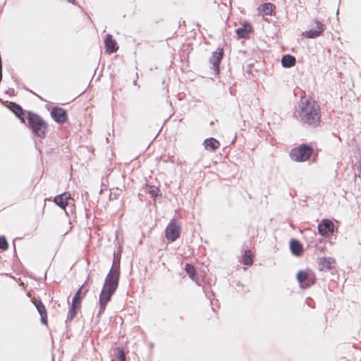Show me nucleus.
Masks as SVG:
<instances>
[{
    "label": "nucleus",
    "instance_id": "4be33fe9",
    "mask_svg": "<svg viewBox=\"0 0 361 361\" xmlns=\"http://www.w3.org/2000/svg\"><path fill=\"white\" fill-rule=\"evenodd\" d=\"M82 288H80L78 290L77 293H75V296L73 298V306L77 307V303L80 302V299L82 297Z\"/></svg>",
    "mask_w": 361,
    "mask_h": 361
},
{
    "label": "nucleus",
    "instance_id": "a211bd4d",
    "mask_svg": "<svg viewBox=\"0 0 361 361\" xmlns=\"http://www.w3.org/2000/svg\"><path fill=\"white\" fill-rule=\"evenodd\" d=\"M204 147L207 149L215 150L219 147V142L214 138L205 139L204 141Z\"/></svg>",
    "mask_w": 361,
    "mask_h": 361
},
{
    "label": "nucleus",
    "instance_id": "ddd939ff",
    "mask_svg": "<svg viewBox=\"0 0 361 361\" xmlns=\"http://www.w3.org/2000/svg\"><path fill=\"white\" fill-rule=\"evenodd\" d=\"M105 47L108 52L114 53L118 50L117 43L111 35H107L104 40Z\"/></svg>",
    "mask_w": 361,
    "mask_h": 361
},
{
    "label": "nucleus",
    "instance_id": "9b49d317",
    "mask_svg": "<svg viewBox=\"0 0 361 361\" xmlns=\"http://www.w3.org/2000/svg\"><path fill=\"white\" fill-rule=\"evenodd\" d=\"M223 56V52L221 49H219L216 51H214L212 54V56L210 59V62L214 66V69L216 73H219V63Z\"/></svg>",
    "mask_w": 361,
    "mask_h": 361
},
{
    "label": "nucleus",
    "instance_id": "6ab92c4d",
    "mask_svg": "<svg viewBox=\"0 0 361 361\" xmlns=\"http://www.w3.org/2000/svg\"><path fill=\"white\" fill-rule=\"evenodd\" d=\"M236 35L238 39L245 38L248 35V30L247 29V24L244 23L242 27L236 29Z\"/></svg>",
    "mask_w": 361,
    "mask_h": 361
},
{
    "label": "nucleus",
    "instance_id": "f3484780",
    "mask_svg": "<svg viewBox=\"0 0 361 361\" xmlns=\"http://www.w3.org/2000/svg\"><path fill=\"white\" fill-rule=\"evenodd\" d=\"M296 63V59L295 56L287 54L282 57L281 63L282 66L285 68H290L293 66Z\"/></svg>",
    "mask_w": 361,
    "mask_h": 361
},
{
    "label": "nucleus",
    "instance_id": "f03ea898",
    "mask_svg": "<svg viewBox=\"0 0 361 361\" xmlns=\"http://www.w3.org/2000/svg\"><path fill=\"white\" fill-rule=\"evenodd\" d=\"M299 117L301 123L310 127H317L321 122V109L317 102L302 98L299 104Z\"/></svg>",
    "mask_w": 361,
    "mask_h": 361
},
{
    "label": "nucleus",
    "instance_id": "39448f33",
    "mask_svg": "<svg viewBox=\"0 0 361 361\" xmlns=\"http://www.w3.org/2000/svg\"><path fill=\"white\" fill-rule=\"evenodd\" d=\"M297 280L302 288H307L316 282L315 274L310 269L300 270L297 273Z\"/></svg>",
    "mask_w": 361,
    "mask_h": 361
},
{
    "label": "nucleus",
    "instance_id": "412c9836",
    "mask_svg": "<svg viewBox=\"0 0 361 361\" xmlns=\"http://www.w3.org/2000/svg\"><path fill=\"white\" fill-rule=\"evenodd\" d=\"M185 270L186 271V272L189 274L190 277L192 279H195V269L194 268V267L191 264H187L185 265Z\"/></svg>",
    "mask_w": 361,
    "mask_h": 361
},
{
    "label": "nucleus",
    "instance_id": "4468645a",
    "mask_svg": "<svg viewBox=\"0 0 361 361\" xmlns=\"http://www.w3.org/2000/svg\"><path fill=\"white\" fill-rule=\"evenodd\" d=\"M70 199V194L64 192L55 197L54 202L62 209H65Z\"/></svg>",
    "mask_w": 361,
    "mask_h": 361
},
{
    "label": "nucleus",
    "instance_id": "f8f14e48",
    "mask_svg": "<svg viewBox=\"0 0 361 361\" xmlns=\"http://www.w3.org/2000/svg\"><path fill=\"white\" fill-rule=\"evenodd\" d=\"M276 6L274 4L271 3H264L259 6L258 11L262 16H271Z\"/></svg>",
    "mask_w": 361,
    "mask_h": 361
},
{
    "label": "nucleus",
    "instance_id": "5701e85b",
    "mask_svg": "<svg viewBox=\"0 0 361 361\" xmlns=\"http://www.w3.org/2000/svg\"><path fill=\"white\" fill-rule=\"evenodd\" d=\"M159 190L154 185H150L148 188V192L152 195V197H157L159 194Z\"/></svg>",
    "mask_w": 361,
    "mask_h": 361
},
{
    "label": "nucleus",
    "instance_id": "a878e982",
    "mask_svg": "<svg viewBox=\"0 0 361 361\" xmlns=\"http://www.w3.org/2000/svg\"><path fill=\"white\" fill-rule=\"evenodd\" d=\"M75 307H73V305H71V308L70 309L69 312H68V318L70 319H72L75 315Z\"/></svg>",
    "mask_w": 361,
    "mask_h": 361
},
{
    "label": "nucleus",
    "instance_id": "0eeeda50",
    "mask_svg": "<svg viewBox=\"0 0 361 361\" xmlns=\"http://www.w3.org/2000/svg\"><path fill=\"white\" fill-rule=\"evenodd\" d=\"M314 23L316 25V28L317 30H307V31H305L304 32H302V36L305 38H317L319 36L322 35V34L324 32V29H325V26L324 25L321 23L319 20H318L317 19H315L314 20Z\"/></svg>",
    "mask_w": 361,
    "mask_h": 361
},
{
    "label": "nucleus",
    "instance_id": "b1692460",
    "mask_svg": "<svg viewBox=\"0 0 361 361\" xmlns=\"http://www.w3.org/2000/svg\"><path fill=\"white\" fill-rule=\"evenodd\" d=\"M117 350L118 361H126L124 350L122 348H118Z\"/></svg>",
    "mask_w": 361,
    "mask_h": 361
},
{
    "label": "nucleus",
    "instance_id": "7ed1b4c3",
    "mask_svg": "<svg viewBox=\"0 0 361 361\" xmlns=\"http://www.w3.org/2000/svg\"><path fill=\"white\" fill-rule=\"evenodd\" d=\"M312 153L313 149L303 144L291 149L290 157L295 161L302 162L309 160Z\"/></svg>",
    "mask_w": 361,
    "mask_h": 361
},
{
    "label": "nucleus",
    "instance_id": "f257e3e1",
    "mask_svg": "<svg viewBox=\"0 0 361 361\" xmlns=\"http://www.w3.org/2000/svg\"><path fill=\"white\" fill-rule=\"evenodd\" d=\"M119 276V265L114 262L109 273L105 279L104 284L99 295V310L98 314H101L104 312L106 304L110 301L112 295L116 290Z\"/></svg>",
    "mask_w": 361,
    "mask_h": 361
},
{
    "label": "nucleus",
    "instance_id": "aec40b11",
    "mask_svg": "<svg viewBox=\"0 0 361 361\" xmlns=\"http://www.w3.org/2000/svg\"><path fill=\"white\" fill-rule=\"evenodd\" d=\"M11 109L12 111L19 118H20L23 114L22 108L17 104L11 103Z\"/></svg>",
    "mask_w": 361,
    "mask_h": 361
},
{
    "label": "nucleus",
    "instance_id": "1a4fd4ad",
    "mask_svg": "<svg viewBox=\"0 0 361 361\" xmlns=\"http://www.w3.org/2000/svg\"><path fill=\"white\" fill-rule=\"evenodd\" d=\"M334 224L329 219H323L318 226L319 233L323 236L333 233L334 231Z\"/></svg>",
    "mask_w": 361,
    "mask_h": 361
},
{
    "label": "nucleus",
    "instance_id": "c85d7f7f",
    "mask_svg": "<svg viewBox=\"0 0 361 361\" xmlns=\"http://www.w3.org/2000/svg\"><path fill=\"white\" fill-rule=\"evenodd\" d=\"M69 2L73 3L75 0H68Z\"/></svg>",
    "mask_w": 361,
    "mask_h": 361
},
{
    "label": "nucleus",
    "instance_id": "cd10ccee",
    "mask_svg": "<svg viewBox=\"0 0 361 361\" xmlns=\"http://www.w3.org/2000/svg\"><path fill=\"white\" fill-rule=\"evenodd\" d=\"M252 264V258H251V255H250V262H249V264L250 266Z\"/></svg>",
    "mask_w": 361,
    "mask_h": 361
},
{
    "label": "nucleus",
    "instance_id": "423d86ee",
    "mask_svg": "<svg viewBox=\"0 0 361 361\" xmlns=\"http://www.w3.org/2000/svg\"><path fill=\"white\" fill-rule=\"evenodd\" d=\"M180 233V226L172 220L166 228V238L171 241H175L179 238Z\"/></svg>",
    "mask_w": 361,
    "mask_h": 361
},
{
    "label": "nucleus",
    "instance_id": "bb28decb",
    "mask_svg": "<svg viewBox=\"0 0 361 361\" xmlns=\"http://www.w3.org/2000/svg\"><path fill=\"white\" fill-rule=\"evenodd\" d=\"M248 251L245 250L243 255V263L245 265H248Z\"/></svg>",
    "mask_w": 361,
    "mask_h": 361
},
{
    "label": "nucleus",
    "instance_id": "393cba45",
    "mask_svg": "<svg viewBox=\"0 0 361 361\" xmlns=\"http://www.w3.org/2000/svg\"><path fill=\"white\" fill-rule=\"evenodd\" d=\"M0 248L6 250L8 248V243L4 237H0Z\"/></svg>",
    "mask_w": 361,
    "mask_h": 361
},
{
    "label": "nucleus",
    "instance_id": "6e6552de",
    "mask_svg": "<svg viewBox=\"0 0 361 361\" xmlns=\"http://www.w3.org/2000/svg\"><path fill=\"white\" fill-rule=\"evenodd\" d=\"M336 260L332 257H320L318 259V269L321 271L332 269Z\"/></svg>",
    "mask_w": 361,
    "mask_h": 361
},
{
    "label": "nucleus",
    "instance_id": "2eb2a0df",
    "mask_svg": "<svg viewBox=\"0 0 361 361\" xmlns=\"http://www.w3.org/2000/svg\"><path fill=\"white\" fill-rule=\"evenodd\" d=\"M34 304L41 315V321L43 324H47V313L45 307L40 300H35Z\"/></svg>",
    "mask_w": 361,
    "mask_h": 361
},
{
    "label": "nucleus",
    "instance_id": "20e7f679",
    "mask_svg": "<svg viewBox=\"0 0 361 361\" xmlns=\"http://www.w3.org/2000/svg\"><path fill=\"white\" fill-rule=\"evenodd\" d=\"M29 123L33 133L40 137L45 135L47 130V123L37 114H30L29 115Z\"/></svg>",
    "mask_w": 361,
    "mask_h": 361
},
{
    "label": "nucleus",
    "instance_id": "dca6fc26",
    "mask_svg": "<svg viewBox=\"0 0 361 361\" xmlns=\"http://www.w3.org/2000/svg\"><path fill=\"white\" fill-rule=\"evenodd\" d=\"M290 250L293 255L300 256L303 252V249L301 243L296 240H291L290 243Z\"/></svg>",
    "mask_w": 361,
    "mask_h": 361
},
{
    "label": "nucleus",
    "instance_id": "9d476101",
    "mask_svg": "<svg viewBox=\"0 0 361 361\" xmlns=\"http://www.w3.org/2000/svg\"><path fill=\"white\" fill-rule=\"evenodd\" d=\"M54 120L59 123H63L67 120V115L65 110L60 107H56L51 111Z\"/></svg>",
    "mask_w": 361,
    "mask_h": 361
}]
</instances>
